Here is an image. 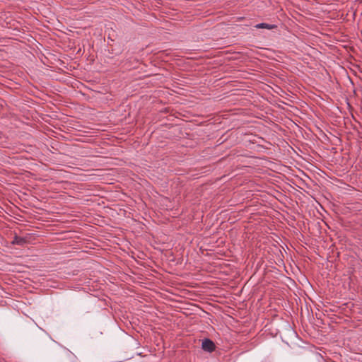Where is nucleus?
<instances>
[{
  "label": "nucleus",
  "mask_w": 362,
  "mask_h": 362,
  "mask_svg": "<svg viewBox=\"0 0 362 362\" xmlns=\"http://www.w3.org/2000/svg\"><path fill=\"white\" fill-rule=\"evenodd\" d=\"M215 347L214 343L211 339H205L203 340L202 344V348L203 350L208 352H212L214 351Z\"/></svg>",
  "instance_id": "1"
},
{
  "label": "nucleus",
  "mask_w": 362,
  "mask_h": 362,
  "mask_svg": "<svg viewBox=\"0 0 362 362\" xmlns=\"http://www.w3.org/2000/svg\"><path fill=\"white\" fill-rule=\"evenodd\" d=\"M26 243V240L24 238L15 235L13 237V240H12L11 243L13 245H23Z\"/></svg>",
  "instance_id": "2"
},
{
  "label": "nucleus",
  "mask_w": 362,
  "mask_h": 362,
  "mask_svg": "<svg viewBox=\"0 0 362 362\" xmlns=\"http://www.w3.org/2000/svg\"><path fill=\"white\" fill-rule=\"evenodd\" d=\"M255 28H265V29H268V30H272V29H274L276 28V25H274V24H268V23H258L255 25Z\"/></svg>",
  "instance_id": "3"
}]
</instances>
